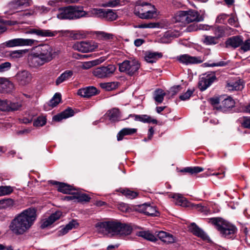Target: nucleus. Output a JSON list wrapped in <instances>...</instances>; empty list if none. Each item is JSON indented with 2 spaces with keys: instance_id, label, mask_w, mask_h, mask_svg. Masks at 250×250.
Returning a JSON list of instances; mask_svg holds the SVG:
<instances>
[{
  "instance_id": "1",
  "label": "nucleus",
  "mask_w": 250,
  "mask_h": 250,
  "mask_svg": "<svg viewBox=\"0 0 250 250\" xmlns=\"http://www.w3.org/2000/svg\"><path fill=\"white\" fill-rule=\"evenodd\" d=\"M36 212L35 208H29L17 214L10 224V230L17 235L28 231L37 219Z\"/></svg>"
},
{
  "instance_id": "2",
  "label": "nucleus",
  "mask_w": 250,
  "mask_h": 250,
  "mask_svg": "<svg viewBox=\"0 0 250 250\" xmlns=\"http://www.w3.org/2000/svg\"><path fill=\"white\" fill-rule=\"evenodd\" d=\"M89 11H85L80 5H68L58 9L57 17L61 20H73L83 17H89Z\"/></svg>"
},
{
  "instance_id": "3",
  "label": "nucleus",
  "mask_w": 250,
  "mask_h": 250,
  "mask_svg": "<svg viewBox=\"0 0 250 250\" xmlns=\"http://www.w3.org/2000/svg\"><path fill=\"white\" fill-rule=\"evenodd\" d=\"M96 227L104 229L107 232L112 233L113 235H127L131 233L132 229L129 225L118 221L98 223L96 225Z\"/></svg>"
},
{
  "instance_id": "4",
  "label": "nucleus",
  "mask_w": 250,
  "mask_h": 250,
  "mask_svg": "<svg viewBox=\"0 0 250 250\" xmlns=\"http://www.w3.org/2000/svg\"><path fill=\"white\" fill-rule=\"evenodd\" d=\"M134 13L142 19H151L158 16L157 9L153 5L141 0L136 1Z\"/></svg>"
},
{
  "instance_id": "5",
  "label": "nucleus",
  "mask_w": 250,
  "mask_h": 250,
  "mask_svg": "<svg viewBox=\"0 0 250 250\" xmlns=\"http://www.w3.org/2000/svg\"><path fill=\"white\" fill-rule=\"evenodd\" d=\"M210 222L216 226V229L220 231L223 236L230 238L237 230L236 228L220 218H212Z\"/></svg>"
},
{
  "instance_id": "6",
  "label": "nucleus",
  "mask_w": 250,
  "mask_h": 250,
  "mask_svg": "<svg viewBox=\"0 0 250 250\" xmlns=\"http://www.w3.org/2000/svg\"><path fill=\"white\" fill-rule=\"evenodd\" d=\"M89 17H96L105 20L113 21L117 19L118 16L112 9L92 8L89 10Z\"/></svg>"
},
{
  "instance_id": "7",
  "label": "nucleus",
  "mask_w": 250,
  "mask_h": 250,
  "mask_svg": "<svg viewBox=\"0 0 250 250\" xmlns=\"http://www.w3.org/2000/svg\"><path fill=\"white\" fill-rule=\"evenodd\" d=\"M140 67V63L136 59L125 60L119 64V70L129 76L135 75Z\"/></svg>"
},
{
  "instance_id": "8",
  "label": "nucleus",
  "mask_w": 250,
  "mask_h": 250,
  "mask_svg": "<svg viewBox=\"0 0 250 250\" xmlns=\"http://www.w3.org/2000/svg\"><path fill=\"white\" fill-rule=\"evenodd\" d=\"M37 52L46 63L50 62L55 57V51L50 45L42 44L37 47Z\"/></svg>"
},
{
  "instance_id": "9",
  "label": "nucleus",
  "mask_w": 250,
  "mask_h": 250,
  "mask_svg": "<svg viewBox=\"0 0 250 250\" xmlns=\"http://www.w3.org/2000/svg\"><path fill=\"white\" fill-rule=\"evenodd\" d=\"M116 70V67L113 64L102 66L95 68L93 74L99 78H106L111 77Z\"/></svg>"
},
{
  "instance_id": "10",
  "label": "nucleus",
  "mask_w": 250,
  "mask_h": 250,
  "mask_svg": "<svg viewBox=\"0 0 250 250\" xmlns=\"http://www.w3.org/2000/svg\"><path fill=\"white\" fill-rule=\"evenodd\" d=\"M98 47V43L93 41L78 42L74 44V49L87 53L94 51Z\"/></svg>"
},
{
  "instance_id": "11",
  "label": "nucleus",
  "mask_w": 250,
  "mask_h": 250,
  "mask_svg": "<svg viewBox=\"0 0 250 250\" xmlns=\"http://www.w3.org/2000/svg\"><path fill=\"white\" fill-rule=\"evenodd\" d=\"M37 41L30 39L17 38L9 40L6 42L4 44L8 47H13L21 46H32Z\"/></svg>"
},
{
  "instance_id": "12",
  "label": "nucleus",
  "mask_w": 250,
  "mask_h": 250,
  "mask_svg": "<svg viewBox=\"0 0 250 250\" xmlns=\"http://www.w3.org/2000/svg\"><path fill=\"white\" fill-rule=\"evenodd\" d=\"M176 58L179 62L186 65L199 64L203 62L201 57L191 56L187 54L177 56Z\"/></svg>"
},
{
  "instance_id": "13",
  "label": "nucleus",
  "mask_w": 250,
  "mask_h": 250,
  "mask_svg": "<svg viewBox=\"0 0 250 250\" xmlns=\"http://www.w3.org/2000/svg\"><path fill=\"white\" fill-rule=\"evenodd\" d=\"M216 78L214 73L205 74L200 78L198 83L199 89L201 91L205 90L216 80Z\"/></svg>"
},
{
  "instance_id": "14",
  "label": "nucleus",
  "mask_w": 250,
  "mask_h": 250,
  "mask_svg": "<svg viewBox=\"0 0 250 250\" xmlns=\"http://www.w3.org/2000/svg\"><path fill=\"white\" fill-rule=\"evenodd\" d=\"M28 62L29 66L33 68H38L46 63L37 51L29 55Z\"/></svg>"
},
{
  "instance_id": "15",
  "label": "nucleus",
  "mask_w": 250,
  "mask_h": 250,
  "mask_svg": "<svg viewBox=\"0 0 250 250\" xmlns=\"http://www.w3.org/2000/svg\"><path fill=\"white\" fill-rule=\"evenodd\" d=\"M19 84L21 85L28 84L32 80V74L27 70L19 71L16 76Z\"/></svg>"
},
{
  "instance_id": "16",
  "label": "nucleus",
  "mask_w": 250,
  "mask_h": 250,
  "mask_svg": "<svg viewBox=\"0 0 250 250\" xmlns=\"http://www.w3.org/2000/svg\"><path fill=\"white\" fill-rule=\"evenodd\" d=\"M138 210L148 216H158L159 213L155 206L145 203L139 206Z\"/></svg>"
},
{
  "instance_id": "17",
  "label": "nucleus",
  "mask_w": 250,
  "mask_h": 250,
  "mask_svg": "<svg viewBox=\"0 0 250 250\" xmlns=\"http://www.w3.org/2000/svg\"><path fill=\"white\" fill-rule=\"evenodd\" d=\"M27 33L31 34H35L37 36L41 37H54L57 33V31H52L50 30L42 29L41 28H31L30 29Z\"/></svg>"
},
{
  "instance_id": "18",
  "label": "nucleus",
  "mask_w": 250,
  "mask_h": 250,
  "mask_svg": "<svg viewBox=\"0 0 250 250\" xmlns=\"http://www.w3.org/2000/svg\"><path fill=\"white\" fill-rule=\"evenodd\" d=\"M186 11L187 23L194 21H204V17L200 15L197 11L193 10H189Z\"/></svg>"
},
{
  "instance_id": "19",
  "label": "nucleus",
  "mask_w": 250,
  "mask_h": 250,
  "mask_svg": "<svg viewBox=\"0 0 250 250\" xmlns=\"http://www.w3.org/2000/svg\"><path fill=\"white\" fill-rule=\"evenodd\" d=\"M62 215V212L60 211H56L52 213L47 218L42 220L41 227L44 229L52 225L56 220H58Z\"/></svg>"
},
{
  "instance_id": "20",
  "label": "nucleus",
  "mask_w": 250,
  "mask_h": 250,
  "mask_svg": "<svg viewBox=\"0 0 250 250\" xmlns=\"http://www.w3.org/2000/svg\"><path fill=\"white\" fill-rule=\"evenodd\" d=\"M188 229L195 236L200 237L204 240H207L208 239V236L207 234L194 223L190 224L188 226Z\"/></svg>"
},
{
  "instance_id": "21",
  "label": "nucleus",
  "mask_w": 250,
  "mask_h": 250,
  "mask_svg": "<svg viewBox=\"0 0 250 250\" xmlns=\"http://www.w3.org/2000/svg\"><path fill=\"white\" fill-rule=\"evenodd\" d=\"M243 43V39L241 36H235L228 38L225 42L227 47H231L233 48L241 46Z\"/></svg>"
},
{
  "instance_id": "22",
  "label": "nucleus",
  "mask_w": 250,
  "mask_h": 250,
  "mask_svg": "<svg viewBox=\"0 0 250 250\" xmlns=\"http://www.w3.org/2000/svg\"><path fill=\"white\" fill-rule=\"evenodd\" d=\"M50 183L53 185H58V190L64 194H73L74 190L72 188V187L69 185L63 183H60L55 181H50Z\"/></svg>"
},
{
  "instance_id": "23",
  "label": "nucleus",
  "mask_w": 250,
  "mask_h": 250,
  "mask_svg": "<svg viewBox=\"0 0 250 250\" xmlns=\"http://www.w3.org/2000/svg\"><path fill=\"white\" fill-rule=\"evenodd\" d=\"M234 105L235 102L232 98L230 97L225 99L222 98L221 102L219 107V110L223 112H226L228 109L234 107Z\"/></svg>"
},
{
  "instance_id": "24",
  "label": "nucleus",
  "mask_w": 250,
  "mask_h": 250,
  "mask_svg": "<svg viewBox=\"0 0 250 250\" xmlns=\"http://www.w3.org/2000/svg\"><path fill=\"white\" fill-rule=\"evenodd\" d=\"M13 88V84L7 79L0 78V92L9 93Z\"/></svg>"
},
{
  "instance_id": "25",
  "label": "nucleus",
  "mask_w": 250,
  "mask_h": 250,
  "mask_svg": "<svg viewBox=\"0 0 250 250\" xmlns=\"http://www.w3.org/2000/svg\"><path fill=\"white\" fill-rule=\"evenodd\" d=\"M97 89L93 86H89L80 89L78 91V94L83 97H90L97 94Z\"/></svg>"
},
{
  "instance_id": "26",
  "label": "nucleus",
  "mask_w": 250,
  "mask_h": 250,
  "mask_svg": "<svg viewBox=\"0 0 250 250\" xmlns=\"http://www.w3.org/2000/svg\"><path fill=\"white\" fill-rule=\"evenodd\" d=\"M31 1V0H14L10 4L12 8L19 9L29 6Z\"/></svg>"
},
{
  "instance_id": "27",
  "label": "nucleus",
  "mask_w": 250,
  "mask_h": 250,
  "mask_svg": "<svg viewBox=\"0 0 250 250\" xmlns=\"http://www.w3.org/2000/svg\"><path fill=\"white\" fill-rule=\"evenodd\" d=\"M157 235L162 241L167 244L172 243L175 241L174 237L172 234L164 231H159Z\"/></svg>"
},
{
  "instance_id": "28",
  "label": "nucleus",
  "mask_w": 250,
  "mask_h": 250,
  "mask_svg": "<svg viewBox=\"0 0 250 250\" xmlns=\"http://www.w3.org/2000/svg\"><path fill=\"white\" fill-rule=\"evenodd\" d=\"M129 116L133 117L135 121H140L145 123H152L155 124H157V120L152 119L150 116L147 115H138L135 114H130Z\"/></svg>"
},
{
  "instance_id": "29",
  "label": "nucleus",
  "mask_w": 250,
  "mask_h": 250,
  "mask_svg": "<svg viewBox=\"0 0 250 250\" xmlns=\"http://www.w3.org/2000/svg\"><path fill=\"white\" fill-rule=\"evenodd\" d=\"M20 105L12 104L9 101L0 100V110L5 111L10 108L12 110H16L19 109Z\"/></svg>"
},
{
  "instance_id": "30",
  "label": "nucleus",
  "mask_w": 250,
  "mask_h": 250,
  "mask_svg": "<svg viewBox=\"0 0 250 250\" xmlns=\"http://www.w3.org/2000/svg\"><path fill=\"white\" fill-rule=\"evenodd\" d=\"M74 111L71 108H67L61 113L60 114L55 115L53 119L55 121H60L63 119H66L74 115Z\"/></svg>"
},
{
  "instance_id": "31",
  "label": "nucleus",
  "mask_w": 250,
  "mask_h": 250,
  "mask_svg": "<svg viewBox=\"0 0 250 250\" xmlns=\"http://www.w3.org/2000/svg\"><path fill=\"white\" fill-rule=\"evenodd\" d=\"M137 132V129L132 128H124L117 134V138L118 141L123 139L124 137L126 135H131Z\"/></svg>"
},
{
  "instance_id": "32",
  "label": "nucleus",
  "mask_w": 250,
  "mask_h": 250,
  "mask_svg": "<svg viewBox=\"0 0 250 250\" xmlns=\"http://www.w3.org/2000/svg\"><path fill=\"white\" fill-rule=\"evenodd\" d=\"M227 88L230 91H240L243 89L244 85L243 83L239 80L228 83L227 84Z\"/></svg>"
},
{
  "instance_id": "33",
  "label": "nucleus",
  "mask_w": 250,
  "mask_h": 250,
  "mask_svg": "<svg viewBox=\"0 0 250 250\" xmlns=\"http://www.w3.org/2000/svg\"><path fill=\"white\" fill-rule=\"evenodd\" d=\"M73 75V72L72 70H66L62 73L56 81L57 85H59L61 83L68 80Z\"/></svg>"
},
{
  "instance_id": "34",
  "label": "nucleus",
  "mask_w": 250,
  "mask_h": 250,
  "mask_svg": "<svg viewBox=\"0 0 250 250\" xmlns=\"http://www.w3.org/2000/svg\"><path fill=\"white\" fill-rule=\"evenodd\" d=\"M162 57L161 53L147 52L145 56V60L149 63L155 62L157 60Z\"/></svg>"
},
{
  "instance_id": "35",
  "label": "nucleus",
  "mask_w": 250,
  "mask_h": 250,
  "mask_svg": "<svg viewBox=\"0 0 250 250\" xmlns=\"http://www.w3.org/2000/svg\"><path fill=\"white\" fill-rule=\"evenodd\" d=\"M175 200V204L181 206H187L188 201L181 194L178 193H174L172 196Z\"/></svg>"
},
{
  "instance_id": "36",
  "label": "nucleus",
  "mask_w": 250,
  "mask_h": 250,
  "mask_svg": "<svg viewBox=\"0 0 250 250\" xmlns=\"http://www.w3.org/2000/svg\"><path fill=\"white\" fill-rule=\"evenodd\" d=\"M225 27L222 26L216 27H212L211 30L213 31L214 36L219 40V39L226 36L225 34Z\"/></svg>"
},
{
  "instance_id": "37",
  "label": "nucleus",
  "mask_w": 250,
  "mask_h": 250,
  "mask_svg": "<svg viewBox=\"0 0 250 250\" xmlns=\"http://www.w3.org/2000/svg\"><path fill=\"white\" fill-rule=\"evenodd\" d=\"M109 119L112 122L118 121L120 119V111L117 108H113L108 112Z\"/></svg>"
},
{
  "instance_id": "38",
  "label": "nucleus",
  "mask_w": 250,
  "mask_h": 250,
  "mask_svg": "<svg viewBox=\"0 0 250 250\" xmlns=\"http://www.w3.org/2000/svg\"><path fill=\"white\" fill-rule=\"evenodd\" d=\"M212 26H210L207 24H192L189 26L187 29L188 31H196L197 30H209L211 29Z\"/></svg>"
},
{
  "instance_id": "39",
  "label": "nucleus",
  "mask_w": 250,
  "mask_h": 250,
  "mask_svg": "<svg viewBox=\"0 0 250 250\" xmlns=\"http://www.w3.org/2000/svg\"><path fill=\"white\" fill-rule=\"evenodd\" d=\"M166 95L165 92L161 89H157L154 92L153 96L155 102L162 103Z\"/></svg>"
},
{
  "instance_id": "40",
  "label": "nucleus",
  "mask_w": 250,
  "mask_h": 250,
  "mask_svg": "<svg viewBox=\"0 0 250 250\" xmlns=\"http://www.w3.org/2000/svg\"><path fill=\"white\" fill-rule=\"evenodd\" d=\"M137 235L140 237L152 242L157 241L156 237L149 231H141L138 232Z\"/></svg>"
},
{
  "instance_id": "41",
  "label": "nucleus",
  "mask_w": 250,
  "mask_h": 250,
  "mask_svg": "<svg viewBox=\"0 0 250 250\" xmlns=\"http://www.w3.org/2000/svg\"><path fill=\"white\" fill-rule=\"evenodd\" d=\"M186 11H180L176 13L175 15V19L176 22H180L183 23H187V17H186Z\"/></svg>"
},
{
  "instance_id": "42",
  "label": "nucleus",
  "mask_w": 250,
  "mask_h": 250,
  "mask_svg": "<svg viewBox=\"0 0 250 250\" xmlns=\"http://www.w3.org/2000/svg\"><path fill=\"white\" fill-rule=\"evenodd\" d=\"M13 190V188L10 186H0V196L9 195Z\"/></svg>"
},
{
  "instance_id": "43",
  "label": "nucleus",
  "mask_w": 250,
  "mask_h": 250,
  "mask_svg": "<svg viewBox=\"0 0 250 250\" xmlns=\"http://www.w3.org/2000/svg\"><path fill=\"white\" fill-rule=\"evenodd\" d=\"M14 205V201L12 199L8 198L0 200V209H5L11 207Z\"/></svg>"
},
{
  "instance_id": "44",
  "label": "nucleus",
  "mask_w": 250,
  "mask_h": 250,
  "mask_svg": "<svg viewBox=\"0 0 250 250\" xmlns=\"http://www.w3.org/2000/svg\"><path fill=\"white\" fill-rule=\"evenodd\" d=\"M61 95L60 93H56L53 98L49 101L48 105L52 107L56 106L61 102Z\"/></svg>"
},
{
  "instance_id": "45",
  "label": "nucleus",
  "mask_w": 250,
  "mask_h": 250,
  "mask_svg": "<svg viewBox=\"0 0 250 250\" xmlns=\"http://www.w3.org/2000/svg\"><path fill=\"white\" fill-rule=\"evenodd\" d=\"M73 194H75V200L78 202H88L90 198L88 195L79 192H74Z\"/></svg>"
},
{
  "instance_id": "46",
  "label": "nucleus",
  "mask_w": 250,
  "mask_h": 250,
  "mask_svg": "<svg viewBox=\"0 0 250 250\" xmlns=\"http://www.w3.org/2000/svg\"><path fill=\"white\" fill-rule=\"evenodd\" d=\"M49 8L46 7L44 6H36L33 9V14L35 15L39 13L41 14H46L50 11Z\"/></svg>"
},
{
  "instance_id": "47",
  "label": "nucleus",
  "mask_w": 250,
  "mask_h": 250,
  "mask_svg": "<svg viewBox=\"0 0 250 250\" xmlns=\"http://www.w3.org/2000/svg\"><path fill=\"white\" fill-rule=\"evenodd\" d=\"M204 169L200 167H187L182 170V172H188L190 174H196L202 172Z\"/></svg>"
},
{
  "instance_id": "48",
  "label": "nucleus",
  "mask_w": 250,
  "mask_h": 250,
  "mask_svg": "<svg viewBox=\"0 0 250 250\" xmlns=\"http://www.w3.org/2000/svg\"><path fill=\"white\" fill-rule=\"evenodd\" d=\"M46 119L45 117L40 116L37 117L33 122V125L36 127L42 126L45 125Z\"/></svg>"
},
{
  "instance_id": "49",
  "label": "nucleus",
  "mask_w": 250,
  "mask_h": 250,
  "mask_svg": "<svg viewBox=\"0 0 250 250\" xmlns=\"http://www.w3.org/2000/svg\"><path fill=\"white\" fill-rule=\"evenodd\" d=\"M204 42L207 45L216 44L218 40L215 36H204Z\"/></svg>"
},
{
  "instance_id": "50",
  "label": "nucleus",
  "mask_w": 250,
  "mask_h": 250,
  "mask_svg": "<svg viewBox=\"0 0 250 250\" xmlns=\"http://www.w3.org/2000/svg\"><path fill=\"white\" fill-rule=\"evenodd\" d=\"M160 24L158 22H148L139 24L138 27L139 28H159Z\"/></svg>"
},
{
  "instance_id": "51",
  "label": "nucleus",
  "mask_w": 250,
  "mask_h": 250,
  "mask_svg": "<svg viewBox=\"0 0 250 250\" xmlns=\"http://www.w3.org/2000/svg\"><path fill=\"white\" fill-rule=\"evenodd\" d=\"M121 192L129 199L135 198L138 195L137 192L130 190L128 189H122L121 190Z\"/></svg>"
},
{
  "instance_id": "52",
  "label": "nucleus",
  "mask_w": 250,
  "mask_h": 250,
  "mask_svg": "<svg viewBox=\"0 0 250 250\" xmlns=\"http://www.w3.org/2000/svg\"><path fill=\"white\" fill-rule=\"evenodd\" d=\"M26 52L25 50H18L12 51L10 52V55L12 58H21Z\"/></svg>"
},
{
  "instance_id": "53",
  "label": "nucleus",
  "mask_w": 250,
  "mask_h": 250,
  "mask_svg": "<svg viewBox=\"0 0 250 250\" xmlns=\"http://www.w3.org/2000/svg\"><path fill=\"white\" fill-rule=\"evenodd\" d=\"M11 63L10 62H6L0 63V72H6L10 69Z\"/></svg>"
},
{
  "instance_id": "54",
  "label": "nucleus",
  "mask_w": 250,
  "mask_h": 250,
  "mask_svg": "<svg viewBox=\"0 0 250 250\" xmlns=\"http://www.w3.org/2000/svg\"><path fill=\"white\" fill-rule=\"evenodd\" d=\"M222 100V97L219 98H212L210 99V102L213 106L214 108L219 110V105H220Z\"/></svg>"
},
{
  "instance_id": "55",
  "label": "nucleus",
  "mask_w": 250,
  "mask_h": 250,
  "mask_svg": "<svg viewBox=\"0 0 250 250\" xmlns=\"http://www.w3.org/2000/svg\"><path fill=\"white\" fill-rule=\"evenodd\" d=\"M240 50H242L244 52H247L250 50V39H248L241 44Z\"/></svg>"
},
{
  "instance_id": "56",
  "label": "nucleus",
  "mask_w": 250,
  "mask_h": 250,
  "mask_svg": "<svg viewBox=\"0 0 250 250\" xmlns=\"http://www.w3.org/2000/svg\"><path fill=\"white\" fill-rule=\"evenodd\" d=\"M194 90L188 89L187 91L180 96L179 98L182 101H185L189 99L193 93Z\"/></svg>"
},
{
  "instance_id": "57",
  "label": "nucleus",
  "mask_w": 250,
  "mask_h": 250,
  "mask_svg": "<svg viewBox=\"0 0 250 250\" xmlns=\"http://www.w3.org/2000/svg\"><path fill=\"white\" fill-rule=\"evenodd\" d=\"M229 15L226 14H221L216 19V22L218 23H224Z\"/></svg>"
},
{
  "instance_id": "58",
  "label": "nucleus",
  "mask_w": 250,
  "mask_h": 250,
  "mask_svg": "<svg viewBox=\"0 0 250 250\" xmlns=\"http://www.w3.org/2000/svg\"><path fill=\"white\" fill-rule=\"evenodd\" d=\"M115 85L112 83H101V86L107 91H110L114 88Z\"/></svg>"
},
{
  "instance_id": "59",
  "label": "nucleus",
  "mask_w": 250,
  "mask_h": 250,
  "mask_svg": "<svg viewBox=\"0 0 250 250\" xmlns=\"http://www.w3.org/2000/svg\"><path fill=\"white\" fill-rule=\"evenodd\" d=\"M227 63L224 61H220L215 63L206 62L204 64L206 66L214 67V66H224L227 65Z\"/></svg>"
},
{
  "instance_id": "60",
  "label": "nucleus",
  "mask_w": 250,
  "mask_h": 250,
  "mask_svg": "<svg viewBox=\"0 0 250 250\" xmlns=\"http://www.w3.org/2000/svg\"><path fill=\"white\" fill-rule=\"evenodd\" d=\"M124 0H112L108 2L107 6L110 7H116L122 4Z\"/></svg>"
},
{
  "instance_id": "61",
  "label": "nucleus",
  "mask_w": 250,
  "mask_h": 250,
  "mask_svg": "<svg viewBox=\"0 0 250 250\" xmlns=\"http://www.w3.org/2000/svg\"><path fill=\"white\" fill-rule=\"evenodd\" d=\"M78 226V223L76 220H73L70 221L68 224L65 227L67 228L68 231L71 230L73 228H76Z\"/></svg>"
},
{
  "instance_id": "62",
  "label": "nucleus",
  "mask_w": 250,
  "mask_h": 250,
  "mask_svg": "<svg viewBox=\"0 0 250 250\" xmlns=\"http://www.w3.org/2000/svg\"><path fill=\"white\" fill-rule=\"evenodd\" d=\"M237 19L233 15H231V17L228 20V23L232 26H234V27H237Z\"/></svg>"
},
{
  "instance_id": "63",
  "label": "nucleus",
  "mask_w": 250,
  "mask_h": 250,
  "mask_svg": "<svg viewBox=\"0 0 250 250\" xmlns=\"http://www.w3.org/2000/svg\"><path fill=\"white\" fill-rule=\"evenodd\" d=\"M242 125L245 128H250V117H244Z\"/></svg>"
},
{
  "instance_id": "64",
  "label": "nucleus",
  "mask_w": 250,
  "mask_h": 250,
  "mask_svg": "<svg viewBox=\"0 0 250 250\" xmlns=\"http://www.w3.org/2000/svg\"><path fill=\"white\" fill-rule=\"evenodd\" d=\"M68 231H69L67 230V228L64 227L58 231L57 235L58 236H62L66 234Z\"/></svg>"
}]
</instances>
